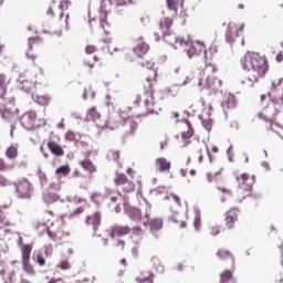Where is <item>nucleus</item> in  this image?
Here are the masks:
<instances>
[{
	"mask_svg": "<svg viewBox=\"0 0 283 283\" xmlns=\"http://www.w3.org/2000/svg\"><path fill=\"white\" fill-rule=\"evenodd\" d=\"M75 145H76V147H81L82 149H85V148L90 147V144L85 140H80V142L76 140Z\"/></svg>",
	"mask_w": 283,
	"mask_h": 283,
	"instance_id": "nucleus-51",
	"label": "nucleus"
},
{
	"mask_svg": "<svg viewBox=\"0 0 283 283\" xmlns=\"http://www.w3.org/2000/svg\"><path fill=\"white\" fill-rule=\"evenodd\" d=\"M167 1V10L163 11L161 13L165 15L167 12H170L169 15L164 17L159 21V30L163 34V40L165 43H168V45H171L174 50H178V46L180 45V41H185L184 38L176 36V33L171 32V25H174V17L178 14V9L176 8V2L174 0H166Z\"/></svg>",
	"mask_w": 283,
	"mask_h": 283,
	"instance_id": "nucleus-2",
	"label": "nucleus"
},
{
	"mask_svg": "<svg viewBox=\"0 0 283 283\" xmlns=\"http://www.w3.org/2000/svg\"><path fill=\"white\" fill-rule=\"evenodd\" d=\"M180 48H184L188 59H193V56H207V48L200 41L193 42L191 40H180Z\"/></svg>",
	"mask_w": 283,
	"mask_h": 283,
	"instance_id": "nucleus-4",
	"label": "nucleus"
},
{
	"mask_svg": "<svg viewBox=\"0 0 283 283\" xmlns=\"http://www.w3.org/2000/svg\"><path fill=\"white\" fill-rule=\"evenodd\" d=\"M217 256H219L220 260H227V258H230L233 263L235 262V256H233V254L227 250H218Z\"/></svg>",
	"mask_w": 283,
	"mask_h": 283,
	"instance_id": "nucleus-33",
	"label": "nucleus"
},
{
	"mask_svg": "<svg viewBox=\"0 0 283 283\" xmlns=\"http://www.w3.org/2000/svg\"><path fill=\"white\" fill-rule=\"evenodd\" d=\"M147 50H149V45L146 43H139L136 48L133 49L134 53L137 56H143V54H147Z\"/></svg>",
	"mask_w": 283,
	"mask_h": 283,
	"instance_id": "nucleus-27",
	"label": "nucleus"
},
{
	"mask_svg": "<svg viewBox=\"0 0 283 283\" xmlns=\"http://www.w3.org/2000/svg\"><path fill=\"white\" fill-rule=\"evenodd\" d=\"M241 180H243V182L239 184V189H238L239 193H242V191H248V192L253 191V184H247V180H249V174L243 172L241 175Z\"/></svg>",
	"mask_w": 283,
	"mask_h": 283,
	"instance_id": "nucleus-16",
	"label": "nucleus"
},
{
	"mask_svg": "<svg viewBox=\"0 0 283 283\" xmlns=\"http://www.w3.org/2000/svg\"><path fill=\"white\" fill-rule=\"evenodd\" d=\"M138 283H154V272H144L136 277Z\"/></svg>",
	"mask_w": 283,
	"mask_h": 283,
	"instance_id": "nucleus-20",
	"label": "nucleus"
},
{
	"mask_svg": "<svg viewBox=\"0 0 283 283\" xmlns=\"http://www.w3.org/2000/svg\"><path fill=\"white\" fill-rule=\"evenodd\" d=\"M95 51H96V48H94V45H87L85 48L86 54H94Z\"/></svg>",
	"mask_w": 283,
	"mask_h": 283,
	"instance_id": "nucleus-57",
	"label": "nucleus"
},
{
	"mask_svg": "<svg viewBox=\"0 0 283 283\" xmlns=\"http://www.w3.org/2000/svg\"><path fill=\"white\" fill-rule=\"evenodd\" d=\"M85 222L93 226V231H98V227H101V212L86 217Z\"/></svg>",
	"mask_w": 283,
	"mask_h": 283,
	"instance_id": "nucleus-12",
	"label": "nucleus"
},
{
	"mask_svg": "<svg viewBox=\"0 0 283 283\" xmlns=\"http://www.w3.org/2000/svg\"><path fill=\"white\" fill-rule=\"evenodd\" d=\"M20 123L23 129H28L29 132L30 129H34L36 123V112L30 111L28 113H24L20 117Z\"/></svg>",
	"mask_w": 283,
	"mask_h": 283,
	"instance_id": "nucleus-8",
	"label": "nucleus"
},
{
	"mask_svg": "<svg viewBox=\"0 0 283 283\" xmlns=\"http://www.w3.org/2000/svg\"><path fill=\"white\" fill-rule=\"evenodd\" d=\"M146 82L149 87V90L146 91V94H147V96H149V98H146L144 101V105H145L148 114H154V92L151 91V78L147 77Z\"/></svg>",
	"mask_w": 283,
	"mask_h": 283,
	"instance_id": "nucleus-9",
	"label": "nucleus"
},
{
	"mask_svg": "<svg viewBox=\"0 0 283 283\" xmlns=\"http://www.w3.org/2000/svg\"><path fill=\"white\" fill-rule=\"evenodd\" d=\"M13 186L15 187L17 197L20 200H30V198H32V195L34 193V187L30 180L20 178L13 182Z\"/></svg>",
	"mask_w": 283,
	"mask_h": 283,
	"instance_id": "nucleus-6",
	"label": "nucleus"
},
{
	"mask_svg": "<svg viewBox=\"0 0 283 283\" xmlns=\"http://www.w3.org/2000/svg\"><path fill=\"white\" fill-rule=\"evenodd\" d=\"M198 118H199V120H201L202 127H205V129L207 132H211V129L213 127V119H211V118L205 119L202 117V115H199Z\"/></svg>",
	"mask_w": 283,
	"mask_h": 283,
	"instance_id": "nucleus-34",
	"label": "nucleus"
},
{
	"mask_svg": "<svg viewBox=\"0 0 283 283\" xmlns=\"http://www.w3.org/2000/svg\"><path fill=\"white\" fill-rule=\"evenodd\" d=\"M244 198H253V200H258L259 198H261V195L260 193H248V195H244L242 200H244Z\"/></svg>",
	"mask_w": 283,
	"mask_h": 283,
	"instance_id": "nucleus-53",
	"label": "nucleus"
},
{
	"mask_svg": "<svg viewBox=\"0 0 283 283\" xmlns=\"http://www.w3.org/2000/svg\"><path fill=\"white\" fill-rule=\"evenodd\" d=\"M191 81H193V78H191L190 76H186L185 81L181 84H179V87H185V85H189Z\"/></svg>",
	"mask_w": 283,
	"mask_h": 283,
	"instance_id": "nucleus-58",
	"label": "nucleus"
},
{
	"mask_svg": "<svg viewBox=\"0 0 283 283\" xmlns=\"http://www.w3.org/2000/svg\"><path fill=\"white\" fill-rule=\"evenodd\" d=\"M142 67H146L147 70H154V62L147 61L146 63H140Z\"/></svg>",
	"mask_w": 283,
	"mask_h": 283,
	"instance_id": "nucleus-54",
	"label": "nucleus"
},
{
	"mask_svg": "<svg viewBox=\"0 0 283 283\" xmlns=\"http://www.w3.org/2000/svg\"><path fill=\"white\" fill-rule=\"evenodd\" d=\"M23 264V269L27 273L34 275V268H32V265H30V261H22Z\"/></svg>",
	"mask_w": 283,
	"mask_h": 283,
	"instance_id": "nucleus-42",
	"label": "nucleus"
},
{
	"mask_svg": "<svg viewBox=\"0 0 283 283\" xmlns=\"http://www.w3.org/2000/svg\"><path fill=\"white\" fill-rule=\"evenodd\" d=\"M44 253H45L46 256L52 255V245H46L44 248Z\"/></svg>",
	"mask_w": 283,
	"mask_h": 283,
	"instance_id": "nucleus-63",
	"label": "nucleus"
},
{
	"mask_svg": "<svg viewBox=\"0 0 283 283\" xmlns=\"http://www.w3.org/2000/svg\"><path fill=\"white\" fill-rule=\"evenodd\" d=\"M259 118L261 120H265V123H271L268 129H271L273 132V118H271V115L266 114V108H263L262 112L259 113Z\"/></svg>",
	"mask_w": 283,
	"mask_h": 283,
	"instance_id": "nucleus-29",
	"label": "nucleus"
},
{
	"mask_svg": "<svg viewBox=\"0 0 283 283\" xmlns=\"http://www.w3.org/2000/svg\"><path fill=\"white\" fill-rule=\"evenodd\" d=\"M0 92L6 94V74L0 73Z\"/></svg>",
	"mask_w": 283,
	"mask_h": 283,
	"instance_id": "nucleus-44",
	"label": "nucleus"
},
{
	"mask_svg": "<svg viewBox=\"0 0 283 283\" xmlns=\"http://www.w3.org/2000/svg\"><path fill=\"white\" fill-rule=\"evenodd\" d=\"M32 253V245L24 244L22 247V262H30V255Z\"/></svg>",
	"mask_w": 283,
	"mask_h": 283,
	"instance_id": "nucleus-28",
	"label": "nucleus"
},
{
	"mask_svg": "<svg viewBox=\"0 0 283 283\" xmlns=\"http://www.w3.org/2000/svg\"><path fill=\"white\" fill-rule=\"evenodd\" d=\"M70 266V262L67 261H61L60 264H57V269H62V271H67Z\"/></svg>",
	"mask_w": 283,
	"mask_h": 283,
	"instance_id": "nucleus-48",
	"label": "nucleus"
},
{
	"mask_svg": "<svg viewBox=\"0 0 283 283\" xmlns=\"http://www.w3.org/2000/svg\"><path fill=\"white\" fill-rule=\"evenodd\" d=\"M43 200L45 205H53V202H56L59 200V195L51 191H45L43 192Z\"/></svg>",
	"mask_w": 283,
	"mask_h": 283,
	"instance_id": "nucleus-23",
	"label": "nucleus"
},
{
	"mask_svg": "<svg viewBox=\"0 0 283 283\" xmlns=\"http://www.w3.org/2000/svg\"><path fill=\"white\" fill-rule=\"evenodd\" d=\"M81 166L85 169V171H88V174H96V166L92 163V160H84L81 161Z\"/></svg>",
	"mask_w": 283,
	"mask_h": 283,
	"instance_id": "nucleus-30",
	"label": "nucleus"
},
{
	"mask_svg": "<svg viewBox=\"0 0 283 283\" xmlns=\"http://www.w3.org/2000/svg\"><path fill=\"white\" fill-rule=\"evenodd\" d=\"M36 175L39 176L41 187H45V185H48V176L45 172L39 168Z\"/></svg>",
	"mask_w": 283,
	"mask_h": 283,
	"instance_id": "nucleus-36",
	"label": "nucleus"
},
{
	"mask_svg": "<svg viewBox=\"0 0 283 283\" xmlns=\"http://www.w3.org/2000/svg\"><path fill=\"white\" fill-rule=\"evenodd\" d=\"M83 211H84L83 207H78L73 213H71V218H74V216H81Z\"/></svg>",
	"mask_w": 283,
	"mask_h": 283,
	"instance_id": "nucleus-60",
	"label": "nucleus"
},
{
	"mask_svg": "<svg viewBox=\"0 0 283 283\" xmlns=\"http://www.w3.org/2000/svg\"><path fill=\"white\" fill-rule=\"evenodd\" d=\"M235 220H238V216L233 213V210L226 213V224L228 229H233Z\"/></svg>",
	"mask_w": 283,
	"mask_h": 283,
	"instance_id": "nucleus-25",
	"label": "nucleus"
},
{
	"mask_svg": "<svg viewBox=\"0 0 283 283\" xmlns=\"http://www.w3.org/2000/svg\"><path fill=\"white\" fill-rule=\"evenodd\" d=\"M49 189H52L53 191H59L61 189L60 182H53L49 186Z\"/></svg>",
	"mask_w": 283,
	"mask_h": 283,
	"instance_id": "nucleus-55",
	"label": "nucleus"
},
{
	"mask_svg": "<svg viewBox=\"0 0 283 283\" xmlns=\"http://www.w3.org/2000/svg\"><path fill=\"white\" fill-rule=\"evenodd\" d=\"M114 163H118V159L120 158V154L116 150H111L107 155Z\"/></svg>",
	"mask_w": 283,
	"mask_h": 283,
	"instance_id": "nucleus-45",
	"label": "nucleus"
},
{
	"mask_svg": "<svg viewBox=\"0 0 283 283\" xmlns=\"http://www.w3.org/2000/svg\"><path fill=\"white\" fill-rule=\"evenodd\" d=\"M0 115L3 120L12 123L19 119V108L14 107V102L10 101L7 105L0 108Z\"/></svg>",
	"mask_w": 283,
	"mask_h": 283,
	"instance_id": "nucleus-7",
	"label": "nucleus"
},
{
	"mask_svg": "<svg viewBox=\"0 0 283 283\" xmlns=\"http://www.w3.org/2000/svg\"><path fill=\"white\" fill-rule=\"evenodd\" d=\"M206 83L208 90H220V87H222V80L218 77L207 78Z\"/></svg>",
	"mask_w": 283,
	"mask_h": 283,
	"instance_id": "nucleus-19",
	"label": "nucleus"
},
{
	"mask_svg": "<svg viewBox=\"0 0 283 283\" xmlns=\"http://www.w3.org/2000/svg\"><path fill=\"white\" fill-rule=\"evenodd\" d=\"M129 127H130L132 134H134V133L136 132V129H138V122H136V120H130V122H129Z\"/></svg>",
	"mask_w": 283,
	"mask_h": 283,
	"instance_id": "nucleus-52",
	"label": "nucleus"
},
{
	"mask_svg": "<svg viewBox=\"0 0 283 283\" xmlns=\"http://www.w3.org/2000/svg\"><path fill=\"white\" fill-rule=\"evenodd\" d=\"M56 174H62V176H69L70 175V166H61L55 170Z\"/></svg>",
	"mask_w": 283,
	"mask_h": 283,
	"instance_id": "nucleus-41",
	"label": "nucleus"
},
{
	"mask_svg": "<svg viewBox=\"0 0 283 283\" xmlns=\"http://www.w3.org/2000/svg\"><path fill=\"white\" fill-rule=\"evenodd\" d=\"M238 36H240V31H238V29H235L231 24H229L227 32H226L227 43H233L235 41V39H238Z\"/></svg>",
	"mask_w": 283,
	"mask_h": 283,
	"instance_id": "nucleus-15",
	"label": "nucleus"
},
{
	"mask_svg": "<svg viewBox=\"0 0 283 283\" xmlns=\"http://www.w3.org/2000/svg\"><path fill=\"white\" fill-rule=\"evenodd\" d=\"M170 196L174 198L178 207H182V203L180 202V197H178V195L171 193Z\"/></svg>",
	"mask_w": 283,
	"mask_h": 283,
	"instance_id": "nucleus-62",
	"label": "nucleus"
},
{
	"mask_svg": "<svg viewBox=\"0 0 283 283\" xmlns=\"http://www.w3.org/2000/svg\"><path fill=\"white\" fill-rule=\"evenodd\" d=\"M48 148L50 149L51 154L54 156H63V147H61L56 142H49Z\"/></svg>",
	"mask_w": 283,
	"mask_h": 283,
	"instance_id": "nucleus-18",
	"label": "nucleus"
},
{
	"mask_svg": "<svg viewBox=\"0 0 283 283\" xmlns=\"http://www.w3.org/2000/svg\"><path fill=\"white\" fill-rule=\"evenodd\" d=\"M6 155H7V158H17L18 156L17 147H13V146L9 147L7 149Z\"/></svg>",
	"mask_w": 283,
	"mask_h": 283,
	"instance_id": "nucleus-39",
	"label": "nucleus"
},
{
	"mask_svg": "<svg viewBox=\"0 0 283 283\" xmlns=\"http://www.w3.org/2000/svg\"><path fill=\"white\" fill-rule=\"evenodd\" d=\"M103 6L105 8L106 6H111L112 8H118L119 6H125V0H103L102 8Z\"/></svg>",
	"mask_w": 283,
	"mask_h": 283,
	"instance_id": "nucleus-31",
	"label": "nucleus"
},
{
	"mask_svg": "<svg viewBox=\"0 0 283 283\" xmlns=\"http://www.w3.org/2000/svg\"><path fill=\"white\" fill-rule=\"evenodd\" d=\"M18 83H20V90H23V92H27V94H30L32 92V88L34 87V83L24 80L23 77L18 78Z\"/></svg>",
	"mask_w": 283,
	"mask_h": 283,
	"instance_id": "nucleus-21",
	"label": "nucleus"
},
{
	"mask_svg": "<svg viewBox=\"0 0 283 283\" xmlns=\"http://www.w3.org/2000/svg\"><path fill=\"white\" fill-rule=\"evenodd\" d=\"M88 114L92 116L93 120H98V118H101V113H97L96 108H91Z\"/></svg>",
	"mask_w": 283,
	"mask_h": 283,
	"instance_id": "nucleus-47",
	"label": "nucleus"
},
{
	"mask_svg": "<svg viewBox=\"0 0 283 283\" xmlns=\"http://www.w3.org/2000/svg\"><path fill=\"white\" fill-rule=\"evenodd\" d=\"M191 136H193V126L188 127V130L181 134L182 140H189Z\"/></svg>",
	"mask_w": 283,
	"mask_h": 283,
	"instance_id": "nucleus-40",
	"label": "nucleus"
},
{
	"mask_svg": "<svg viewBox=\"0 0 283 283\" xmlns=\"http://www.w3.org/2000/svg\"><path fill=\"white\" fill-rule=\"evenodd\" d=\"M66 140H74L75 135L72 130H69L65 135Z\"/></svg>",
	"mask_w": 283,
	"mask_h": 283,
	"instance_id": "nucleus-61",
	"label": "nucleus"
},
{
	"mask_svg": "<svg viewBox=\"0 0 283 283\" xmlns=\"http://www.w3.org/2000/svg\"><path fill=\"white\" fill-rule=\"evenodd\" d=\"M232 277H233V272H231V270H224L220 274V283H229L231 282Z\"/></svg>",
	"mask_w": 283,
	"mask_h": 283,
	"instance_id": "nucleus-32",
	"label": "nucleus"
},
{
	"mask_svg": "<svg viewBox=\"0 0 283 283\" xmlns=\"http://www.w3.org/2000/svg\"><path fill=\"white\" fill-rule=\"evenodd\" d=\"M10 185V181L3 176L0 175V187H8Z\"/></svg>",
	"mask_w": 283,
	"mask_h": 283,
	"instance_id": "nucleus-56",
	"label": "nucleus"
},
{
	"mask_svg": "<svg viewBox=\"0 0 283 283\" xmlns=\"http://www.w3.org/2000/svg\"><path fill=\"white\" fill-rule=\"evenodd\" d=\"M165 191H167V187L159 186L157 188L150 189L149 193L151 196H160V195L165 193Z\"/></svg>",
	"mask_w": 283,
	"mask_h": 283,
	"instance_id": "nucleus-37",
	"label": "nucleus"
},
{
	"mask_svg": "<svg viewBox=\"0 0 283 283\" xmlns=\"http://www.w3.org/2000/svg\"><path fill=\"white\" fill-rule=\"evenodd\" d=\"M70 8V0H62L59 4L60 10H67Z\"/></svg>",
	"mask_w": 283,
	"mask_h": 283,
	"instance_id": "nucleus-50",
	"label": "nucleus"
},
{
	"mask_svg": "<svg viewBox=\"0 0 283 283\" xmlns=\"http://www.w3.org/2000/svg\"><path fill=\"white\" fill-rule=\"evenodd\" d=\"M125 213L134 222H138L143 220V212L140 211V209L136 207H132V206L125 207Z\"/></svg>",
	"mask_w": 283,
	"mask_h": 283,
	"instance_id": "nucleus-10",
	"label": "nucleus"
},
{
	"mask_svg": "<svg viewBox=\"0 0 283 283\" xmlns=\"http://www.w3.org/2000/svg\"><path fill=\"white\" fill-rule=\"evenodd\" d=\"M87 92L91 93V98H92V101H94V98H96V93L92 90V86H88V90L84 88V93L82 95V98L84 101H87Z\"/></svg>",
	"mask_w": 283,
	"mask_h": 283,
	"instance_id": "nucleus-38",
	"label": "nucleus"
},
{
	"mask_svg": "<svg viewBox=\"0 0 283 283\" xmlns=\"http://www.w3.org/2000/svg\"><path fill=\"white\" fill-rule=\"evenodd\" d=\"M36 41H41V38L35 36V38H29L28 39L27 56H28V59H32L33 61L36 59V56L34 54H30V52H32L33 45H34V43H36Z\"/></svg>",
	"mask_w": 283,
	"mask_h": 283,
	"instance_id": "nucleus-22",
	"label": "nucleus"
},
{
	"mask_svg": "<svg viewBox=\"0 0 283 283\" xmlns=\"http://www.w3.org/2000/svg\"><path fill=\"white\" fill-rule=\"evenodd\" d=\"M156 169L160 174H164V171H169L171 169V163L167 161L166 158H157L156 159Z\"/></svg>",
	"mask_w": 283,
	"mask_h": 283,
	"instance_id": "nucleus-14",
	"label": "nucleus"
},
{
	"mask_svg": "<svg viewBox=\"0 0 283 283\" xmlns=\"http://www.w3.org/2000/svg\"><path fill=\"white\" fill-rule=\"evenodd\" d=\"M241 67L247 72H253L252 76L241 81L242 85H248V87H253L255 83L266 75L269 72V61L265 56H261L259 53L248 52L241 59Z\"/></svg>",
	"mask_w": 283,
	"mask_h": 283,
	"instance_id": "nucleus-1",
	"label": "nucleus"
},
{
	"mask_svg": "<svg viewBox=\"0 0 283 283\" xmlns=\"http://www.w3.org/2000/svg\"><path fill=\"white\" fill-rule=\"evenodd\" d=\"M235 95L229 94L226 97V101L221 103V107L223 108L224 115L227 116V109H235Z\"/></svg>",
	"mask_w": 283,
	"mask_h": 283,
	"instance_id": "nucleus-13",
	"label": "nucleus"
},
{
	"mask_svg": "<svg viewBox=\"0 0 283 283\" xmlns=\"http://www.w3.org/2000/svg\"><path fill=\"white\" fill-rule=\"evenodd\" d=\"M0 276L4 283H14L17 282V274L14 271L7 272L4 269L0 270Z\"/></svg>",
	"mask_w": 283,
	"mask_h": 283,
	"instance_id": "nucleus-17",
	"label": "nucleus"
},
{
	"mask_svg": "<svg viewBox=\"0 0 283 283\" xmlns=\"http://www.w3.org/2000/svg\"><path fill=\"white\" fill-rule=\"evenodd\" d=\"M195 219H193V227L196 231H200V227H202V219L200 217V208H193Z\"/></svg>",
	"mask_w": 283,
	"mask_h": 283,
	"instance_id": "nucleus-24",
	"label": "nucleus"
},
{
	"mask_svg": "<svg viewBox=\"0 0 283 283\" xmlns=\"http://www.w3.org/2000/svg\"><path fill=\"white\" fill-rule=\"evenodd\" d=\"M210 233H211V235H213V237L220 235V228H219V227H212Z\"/></svg>",
	"mask_w": 283,
	"mask_h": 283,
	"instance_id": "nucleus-59",
	"label": "nucleus"
},
{
	"mask_svg": "<svg viewBox=\"0 0 283 283\" xmlns=\"http://www.w3.org/2000/svg\"><path fill=\"white\" fill-rule=\"evenodd\" d=\"M230 127H231V129H240V124L238 123V122H231L230 123Z\"/></svg>",
	"mask_w": 283,
	"mask_h": 283,
	"instance_id": "nucleus-64",
	"label": "nucleus"
},
{
	"mask_svg": "<svg viewBox=\"0 0 283 283\" xmlns=\"http://www.w3.org/2000/svg\"><path fill=\"white\" fill-rule=\"evenodd\" d=\"M151 264L157 273H160V274L165 273V265H163V263L160 262V259H158V256L151 258Z\"/></svg>",
	"mask_w": 283,
	"mask_h": 283,
	"instance_id": "nucleus-26",
	"label": "nucleus"
},
{
	"mask_svg": "<svg viewBox=\"0 0 283 283\" xmlns=\"http://www.w3.org/2000/svg\"><path fill=\"white\" fill-rule=\"evenodd\" d=\"M145 218H147L148 221H144V227H149V231L155 240H158L160 238V229H163V219L160 218H155V219H149L151 218V205L149 202L146 203V212H145Z\"/></svg>",
	"mask_w": 283,
	"mask_h": 283,
	"instance_id": "nucleus-5",
	"label": "nucleus"
},
{
	"mask_svg": "<svg viewBox=\"0 0 283 283\" xmlns=\"http://www.w3.org/2000/svg\"><path fill=\"white\" fill-rule=\"evenodd\" d=\"M33 101H35L38 105H42V106L50 105V98H48L46 96L36 95L35 97H33Z\"/></svg>",
	"mask_w": 283,
	"mask_h": 283,
	"instance_id": "nucleus-35",
	"label": "nucleus"
},
{
	"mask_svg": "<svg viewBox=\"0 0 283 283\" xmlns=\"http://www.w3.org/2000/svg\"><path fill=\"white\" fill-rule=\"evenodd\" d=\"M35 262H38L40 266H45V258L41 254L35 255Z\"/></svg>",
	"mask_w": 283,
	"mask_h": 283,
	"instance_id": "nucleus-49",
	"label": "nucleus"
},
{
	"mask_svg": "<svg viewBox=\"0 0 283 283\" xmlns=\"http://www.w3.org/2000/svg\"><path fill=\"white\" fill-rule=\"evenodd\" d=\"M127 182V176L125 174L117 175L115 178L116 185H125Z\"/></svg>",
	"mask_w": 283,
	"mask_h": 283,
	"instance_id": "nucleus-43",
	"label": "nucleus"
},
{
	"mask_svg": "<svg viewBox=\"0 0 283 283\" xmlns=\"http://www.w3.org/2000/svg\"><path fill=\"white\" fill-rule=\"evenodd\" d=\"M268 96L274 105L275 114H279L280 107L283 105V78H279L272 82Z\"/></svg>",
	"mask_w": 283,
	"mask_h": 283,
	"instance_id": "nucleus-3",
	"label": "nucleus"
},
{
	"mask_svg": "<svg viewBox=\"0 0 283 283\" xmlns=\"http://www.w3.org/2000/svg\"><path fill=\"white\" fill-rule=\"evenodd\" d=\"M129 231H132V228H129V226H115L112 229L111 238H116V235L123 238V235H127Z\"/></svg>",
	"mask_w": 283,
	"mask_h": 283,
	"instance_id": "nucleus-11",
	"label": "nucleus"
},
{
	"mask_svg": "<svg viewBox=\"0 0 283 283\" xmlns=\"http://www.w3.org/2000/svg\"><path fill=\"white\" fill-rule=\"evenodd\" d=\"M105 17H107V13H104V15L99 18V20H101V28H103L104 34H109V32L107 31V29H105V25H109V23H107V22L105 21Z\"/></svg>",
	"mask_w": 283,
	"mask_h": 283,
	"instance_id": "nucleus-46",
	"label": "nucleus"
}]
</instances>
